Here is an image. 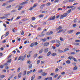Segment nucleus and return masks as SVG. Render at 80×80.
Segmentation results:
<instances>
[{"mask_svg":"<svg viewBox=\"0 0 80 80\" xmlns=\"http://www.w3.org/2000/svg\"><path fill=\"white\" fill-rule=\"evenodd\" d=\"M71 12V9H70L68 11V13H70Z\"/></svg>","mask_w":80,"mask_h":80,"instance_id":"nucleus-48","label":"nucleus"},{"mask_svg":"<svg viewBox=\"0 0 80 80\" xmlns=\"http://www.w3.org/2000/svg\"><path fill=\"white\" fill-rule=\"evenodd\" d=\"M79 34H80V32H77L76 33V35H79Z\"/></svg>","mask_w":80,"mask_h":80,"instance_id":"nucleus-56","label":"nucleus"},{"mask_svg":"<svg viewBox=\"0 0 80 80\" xmlns=\"http://www.w3.org/2000/svg\"><path fill=\"white\" fill-rule=\"evenodd\" d=\"M73 32V30H70L68 31V33H72Z\"/></svg>","mask_w":80,"mask_h":80,"instance_id":"nucleus-6","label":"nucleus"},{"mask_svg":"<svg viewBox=\"0 0 80 80\" xmlns=\"http://www.w3.org/2000/svg\"><path fill=\"white\" fill-rule=\"evenodd\" d=\"M55 42V40H52L51 41V42L52 43H53Z\"/></svg>","mask_w":80,"mask_h":80,"instance_id":"nucleus-36","label":"nucleus"},{"mask_svg":"<svg viewBox=\"0 0 80 80\" xmlns=\"http://www.w3.org/2000/svg\"><path fill=\"white\" fill-rule=\"evenodd\" d=\"M59 17H60V15H58L56 17V18H59Z\"/></svg>","mask_w":80,"mask_h":80,"instance_id":"nucleus-63","label":"nucleus"},{"mask_svg":"<svg viewBox=\"0 0 80 80\" xmlns=\"http://www.w3.org/2000/svg\"><path fill=\"white\" fill-rule=\"evenodd\" d=\"M9 34V32H8L5 35V37H7Z\"/></svg>","mask_w":80,"mask_h":80,"instance_id":"nucleus-25","label":"nucleus"},{"mask_svg":"<svg viewBox=\"0 0 80 80\" xmlns=\"http://www.w3.org/2000/svg\"><path fill=\"white\" fill-rule=\"evenodd\" d=\"M48 52V48L44 49V53H47Z\"/></svg>","mask_w":80,"mask_h":80,"instance_id":"nucleus-4","label":"nucleus"},{"mask_svg":"<svg viewBox=\"0 0 80 80\" xmlns=\"http://www.w3.org/2000/svg\"><path fill=\"white\" fill-rule=\"evenodd\" d=\"M10 7H11V5H10L6 7V8H10Z\"/></svg>","mask_w":80,"mask_h":80,"instance_id":"nucleus-46","label":"nucleus"},{"mask_svg":"<svg viewBox=\"0 0 80 80\" xmlns=\"http://www.w3.org/2000/svg\"><path fill=\"white\" fill-rule=\"evenodd\" d=\"M66 31V29L63 30V29H61L59 31H58V32H57V33H60L61 32H62L63 33H65Z\"/></svg>","mask_w":80,"mask_h":80,"instance_id":"nucleus-2","label":"nucleus"},{"mask_svg":"<svg viewBox=\"0 0 80 80\" xmlns=\"http://www.w3.org/2000/svg\"><path fill=\"white\" fill-rule=\"evenodd\" d=\"M27 3H28V2L25 1L21 3L20 4V5H25V4H27Z\"/></svg>","mask_w":80,"mask_h":80,"instance_id":"nucleus-3","label":"nucleus"},{"mask_svg":"<svg viewBox=\"0 0 80 80\" xmlns=\"http://www.w3.org/2000/svg\"><path fill=\"white\" fill-rule=\"evenodd\" d=\"M59 10H63L61 8H59L58 9V11H59Z\"/></svg>","mask_w":80,"mask_h":80,"instance_id":"nucleus-47","label":"nucleus"},{"mask_svg":"<svg viewBox=\"0 0 80 80\" xmlns=\"http://www.w3.org/2000/svg\"><path fill=\"white\" fill-rule=\"evenodd\" d=\"M27 20V19H22V21H26Z\"/></svg>","mask_w":80,"mask_h":80,"instance_id":"nucleus-58","label":"nucleus"},{"mask_svg":"<svg viewBox=\"0 0 80 80\" xmlns=\"http://www.w3.org/2000/svg\"><path fill=\"white\" fill-rule=\"evenodd\" d=\"M16 12V10L15 9L12 10V11L11 12V13H13V12Z\"/></svg>","mask_w":80,"mask_h":80,"instance_id":"nucleus-44","label":"nucleus"},{"mask_svg":"<svg viewBox=\"0 0 80 80\" xmlns=\"http://www.w3.org/2000/svg\"><path fill=\"white\" fill-rule=\"evenodd\" d=\"M11 62H12V59H10L7 62V63H10Z\"/></svg>","mask_w":80,"mask_h":80,"instance_id":"nucleus-34","label":"nucleus"},{"mask_svg":"<svg viewBox=\"0 0 80 80\" xmlns=\"http://www.w3.org/2000/svg\"><path fill=\"white\" fill-rule=\"evenodd\" d=\"M42 78V76H40L38 77V79H41Z\"/></svg>","mask_w":80,"mask_h":80,"instance_id":"nucleus-43","label":"nucleus"},{"mask_svg":"<svg viewBox=\"0 0 80 80\" xmlns=\"http://www.w3.org/2000/svg\"><path fill=\"white\" fill-rule=\"evenodd\" d=\"M50 5H51V3L50 2H48L46 4V6H47V7H48V6H50Z\"/></svg>","mask_w":80,"mask_h":80,"instance_id":"nucleus-27","label":"nucleus"},{"mask_svg":"<svg viewBox=\"0 0 80 80\" xmlns=\"http://www.w3.org/2000/svg\"><path fill=\"white\" fill-rule=\"evenodd\" d=\"M51 53H52V52H51V51H49L47 54V56H50V54H51Z\"/></svg>","mask_w":80,"mask_h":80,"instance_id":"nucleus-11","label":"nucleus"},{"mask_svg":"<svg viewBox=\"0 0 80 80\" xmlns=\"http://www.w3.org/2000/svg\"><path fill=\"white\" fill-rule=\"evenodd\" d=\"M75 42H80V40H76L75 41Z\"/></svg>","mask_w":80,"mask_h":80,"instance_id":"nucleus-45","label":"nucleus"},{"mask_svg":"<svg viewBox=\"0 0 80 80\" xmlns=\"http://www.w3.org/2000/svg\"><path fill=\"white\" fill-rule=\"evenodd\" d=\"M52 80V77H48V80Z\"/></svg>","mask_w":80,"mask_h":80,"instance_id":"nucleus-39","label":"nucleus"},{"mask_svg":"<svg viewBox=\"0 0 80 80\" xmlns=\"http://www.w3.org/2000/svg\"><path fill=\"white\" fill-rule=\"evenodd\" d=\"M20 70V68H19L17 70V72H18Z\"/></svg>","mask_w":80,"mask_h":80,"instance_id":"nucleus-62","label":"nucleus"},{"mask_svg":"<svg viewBox=\"0 0 80 80\" xmlns=\"http://www.w3.org/2000/svg\"><path fill=\"white\" fill-rule=\"evenodd\" d=\"M29 68H31L32 67V64H30L28 65Z\"/></svg>","mask_w":80,"mask_h":80,"instance_id":"nucleus-23","label":"nucleus"},{"mask_svg":"<svg viewBox=\"0 0 80 80\" xmlns=\"http://www.w3.org/2000/svg\"><path fill=\"white\" fill-rule=\"evenodd\" d=\"M32 63V61H28L27 63H29V64H30V63Z\"/></svg>","mask_w":80,"mask_h":80,"instance_id":"nucleus-38","label":"nucleus"},{"mask_svg":"<svg viewBox=\"0 0 80 80\" xmlns=\"http://www.w3.org/2000/svg\"><path fill=\"white\" fill-rule=\"evenodd\" d=\"M52 48L53 50H55V47L54 46H52Z\"/></svg>","mask_w":80,"mask_h":80,"instance_id":"nucleus-57","label":"nucleus"},{"mask_svg":"<svg viewBox=\"0 0 80 80\" xmlns=\"http://www.w3.org/2000/svg\"><path fill=\"white\" fill-rule=\"evenodd\" d=\"M45 4H44L42 5L40 7V8L42 9H43V7H45Z\"/></svg>","mask_w":80,"mask_h":80,"instance_id":"nucleus-9","label":"nucleus"},{"mask_svg":"<svg viewBox=\"0 0 80 80\" xmlns=\"http://www.w3.org/2000/svg\"><path fill=\"white\" fill-rule=\"evenodd\" d=\"M78 68L77 67L75 66L73 68V70L75 71Z\"/></svg>","mask_w":80,"mask_h":80,"instance_id":"nucleus-21","label":"nucleus"},{"mask_svg":"<svg viewBox=\"0 0 80 80\" xmlns=\"http://www.w3.org/2000/svg\"><path fill=\"white\" fill-rule=\"evenodd\" d=\"M24 33H25V32H24L22 31L21 33V35H24Z\"/></svg>","mask_w":80,"mask_h":80,"instance_id":"nucleus-51","label":"nucleus"},{"mask_svg":"<svg viewBox=\"0 0 80 80\" xmlns=\"http://www.w3.org/2000/svg\"><path fill=\"white\" fill-rule=\"evenodd\" d=\"M38 72L39 73H42V72H43V70L42 69H40L39 71H38Z\"/></svg>","mask_w":80,"mask_h":80,"instance_id":"nucleus-16","label":"nucleus"},{"mask_svg":"<svg viewBox=\"0 0 80 80\" xmlns=\"http://www.w3.org/2000/svg\"><path fill=\"white\" fill-rule=\"evenodd\" d=\"M37 55L38 54L37 53L35 54L33 56V57H34V58H36V57H37Z\"/></svg>","mask_w":80,"mask_h":80,"instance_id":"nucleus-32","label":"nucleus"},{"mask_svg":"<svg viewBox=\"0 0 80 80\" xmlns=\"http://www.w3.org/2000/svg\"><path fill=\"white\" fill-rule=\"evenodd\" d=\"M42 42H45L46 40H47V39L46 38L43 39H42Z\"/></svg>","mask_w":80,"mask_h":80,"instance_id":"nucleus-33","label":"nucleus"},{"mask_svg":"<svg viewBox=\"0 0 80 80\" xmlns=\"http://www.w3.org/2000/svg\"><path fill=\"white\" fill-rule=\"evenodd\" d=\"M40 60H38L37 63V64H38L40 63Z\"/></svg>","mask_w":80,"mask_h":80,"instance_id":"nucleus-53","label":"nucleus"},{"mask_svg":"<svg viewBox=\"0 0 80 80\" xmlns=\"http://www.w3.org/2000/svg\"><path fill=\"white\" fill-rule=\"evenodd\" d=\"M64 17V16L63 15H61L60 17V19H63V18Z\"/></svg>","mask_w":80,"mask_h":80,"instance_id":"nucleus-24","label":"nucleus"},{"mask_svg":"<svg viewBox=\"0 0 80 80\" xmlns=\"http://www.w3.org/2000/svg\"><path fill=\"white\" fill-rule=\"evenodd\" d=\"M15 0H10L9 1H8V2H6V3H11V2H12L13 1H14Z\"/></svg>","mask_w":80,"mask_h":80,"instance_id":"nucleus-20","label":"nucleus"},{"mask_svg":"<svg viewBox=\"0 0 80 80\" xmlns=\"http://www.w3.org/2000/svg\"><path fill=\"white\" fill-rule=\"evenodd\" d=\"M80 45V43H75V45Z\"/></svg>","mask_w":80,"mask_h":80,"instance_id":"nucleus-55","label":"nucleus"},{"mask_svg":"<svg viewBox=\"0 0 80 80\" xmlns=\"http://www.w3.org/2000/svg\"><path fill=\"white\" fill-rule=\"evenodd\" d=\"M56 43H60V41L58 40H56Z\"/></svg>","mask_w":80,"mask_h":80,"instance_id":"nucleus-59","label":"nucleus"},{"mask_svg":"<svg viewBox=\"0 0 80 80\" xmlns=\"http://www.w3.org/2000/svg\"><path fill=\"white\" fill-rule=\"evenodd\" d=\"M5 75H2L0 76V77L1 78H5Z\"/></svg>","mask_w":80,"mask_h":80,"instance_id":"nucleus-22","label":"nucleus"},{"mask_svg":"<svg viewBox=\"0 0 80 80\" xmlns=\"http://www.w3.org/2000/svg\"><path fill=\"white\" fill-rule=\"evenodd\" d=\"M66 63L68 64H70L71 63V62L70 60H68L66 61Z\"/></svg>","mask_w":80,"mask_h":80,"instance_id":"nucleus-14","label":"nucleus"},{"mask_svg":"<svg viewBox=\"0 0 80 80\" xmlns=\"http://www.w3.org/2000/svg\"><path fill=\"white\" fill-rule=\"evenodd\" d=\"M55 18V16H53L52 17H51L50 18L48 19V21H50V20H54Z\"/></svg>","mask_w":80,"mask_h":80,"instance_id":"nucleus-1","label":"nucleus"},{"mask_svg":"<svg viewBox=\"0 0 80 80\" xmlns=\"http://www.w3.org/2000/svg\"><path fill=\"white\" fill-rule=\"evenodd\" d=\"M27 74V71H24L23 75L25 76Z\"/></svg>","mask_w":80,"mask_h":80,"instance_id":"nucleus-30","label":"nucleus"},{"mask_svg":"<svg viewBox=\"0 0 80 80\" xmlns=\"http://www.w3.org/2000/svg\"><path fill=\"white\" fill-rule=\"evenodd\" d=\"M35 77V75H34L31 78V80H33L34 78Z\"/></svg>","mask_w":80,"mask_h":80,"instance_id":"nucleus-18","label":"nucleus"},{"mask_svg":"<svg viewBox=\"0 0 80 80\" xmlns=\"http://www.w3.org/2000/svg\"><path fill=\"white\" fill-rule=\"evenodd\" d=\"M52 56H53V57H54V56L57 55V54L56 53H53L52 54Z\"/></svg>","mask_w":80,"mask_h":80,"instance_id":"nucleus-35","label":"nucleus"},{"mask_svg":"<svg viewBox=\"0 0 80 80\" xmlns=\"http://www.w3.org/2000/svg\"><path fill=\"white\" fill-rule=\"evenodd\" d=\"M44 15L43 14H41L38 16L39 18H42V17H43Z\"/></svg>","mask_w":80,"mask_h":80,"instance_id":"nucleus-17","label":"nucleus"},{"mask_svg":"<svg viewBox=\"0 0 80 80\" xmlns=\"http://www.w3.org/2000/svg\"><path fill=\"white\" fill-rule=\"evenodd\" d=\"M43 58V57L42 56H40L38 57V58Z\"/></svg>","mask_w":80,"mask_h":80,"instance_id":"nucleus-50","label":"nucleus"},{"mask_svg":"<svg viewBox=\"0 0 80 80\" xmlns=\"http://www.w3.org/2000/svg\"><path fill=\"white\" fill-rule=\"evenodd\" d=\"M3 68V65H1L0 66V68Z\"/></svg>","mask_w":80,"mask_h":80,"instance_id":"nucleus-41","label":"nucleus"},{"mask_svg":"<svg viewBox=\"0 0 80 80\" xmlns=\"http://www.w3.org/2000/svg\"><path fill=\"white\" fill-rule=\"evenodd\" d=\"M69 50V49L68 48H65L64 50V52H65L66 51H67V50Z\"/></svg>","mask_w":80,"mask_h":80,"instance_id":"nucleus-26","label":"nucleus"},{"mask_svg":"<svg viewBox=\"0 0 80 80\" xmlns=\"http://www.w3.org/2000/svg\"><path fill=\"white\" fill-rule=\"evenodd\" d=\"M46 12H47V11H42V13H46Z\"/></svg>","mask_w":80,"mask_h":80,"instance_id":"nucleus-49","label":"nucleus"},{"mask_svg":"<svg viewBox=\"0 0 80 80\" xmlns=\"http://www.w3.org/2000/svg\"><path fill=\"white\" fill-rule=\"evenodd\" d=\"M42 52H43V49H41V50H40L39 51V53L40 54V53H42Z\"/></svg>","mask_w":80,"mask_h":80,"instance_id":"nucleus-19","label":"nucleus"},{"mask_svg":"<svg viewBox=\"0 0 80 80\" xmlns=\"http://www.w3.org/2000/svg\"><path fill=\"white\" fill-rule=\"evenodd\" d=\"M20 16L16 18V20H18V19H20Z\"/></svg>","mask_w":80,"mask_h":80,"instance_id":"nucleus-40","label":"nucleus"},{"mask_svg":"<svg viewBox=\"0 0 80 80\" xmlns=\"http://www.w3.org/2000/svg\"><path fill=\"white\" fill-rule=\"evenodd\" d=\"M22 8V6H19L18 10H21V8Z\"/></svg>","mask_w":80,"mask_h":80,"instance_id":"nucleus-29","label":"nucleus"},{"mask_svg":"<svg viewBox=\"0 0 80 80\" xmlns=\"http://www.w3.org/2000/svg\"><path fill=\"white\" fill-rule=\"evenodd\" d=\"M34 45H35V43H32L30 45V46L31 47H32L34 46Z\"/></svg>","mask_w":80,"mask_h":80,"instance_id":"nucleus-28","label":"nucleus"},{"mask_svg":"<svg viewBox=\"0 0 80 80\" xmlns=\"http://www.w3.org/2000/svg\"><path fill=\"white\" fill-rule=\"evenodd\" d=\"M48 45H49V42H46L44 44V46H45L46 47L48 46Z\"/></svg>","mask_w":80,"mask_h":80,"instance_id":"nucleus-5","label":"nucleus"},{"mask_svg":"<svg viewBox=\"0 0 80 80\" xmlns=\"http://www.w3.org/2000/svg\"><path fill=\"white\" fill-rule=\"evenodd\" d=\"M58 52L59 53H63V51L62 50H60V49H58Z\"/></svg>","mask_w":80,"mask_h":80,"instance_id":"nucleus-8","label":"nucleus"},{"mask_svg":"<svg viewBox=\"0 0 80 80\" xmlns=\"http://www.w3.org/2000/svg\"><path fill=\"white\" fill-rule=\"evenodd\" d=\"M27 78V77L25 76L23 78V80H25V79H26Z\"/></svg>","mask_w":80,"mask_h":80,"instance_id":"nucleus-64","label":"nucleus"},{"mask_svg":"<svg viewBox=\"0 0 80 80\" xmlns=\"http://www.w3.org/2000/svg\"><path fill=\"white\" fill-rule=\"evenodd\" d=\"M68 58L69 59V60H72V59H73V58H74L72 56H69Z\"/></svg>","mask_w":80,"mask_h":80,"instance_id":"nucleus-7","label":"nucleus"},{"mask_svg":"<svg viewBox=\"0 0 80 80\" xmlns=\"http://www.w3.org/2000/svg\"><path fill=\"white\" fill-rule=\"evenodd\" d=\"M60 40L61 41H63V39L62 38H60Z\"/></svg>","mask_w":80,"mask_h":80,"instance_id":"nucleus-61","label":"nucleus"},{"mask_svg":"<svg viewBox=\"0 0 80 80\" xmlns=\"http://www.w3.org/2000/svg\"><path fill=\"white\" fill-rule=\"evenodd\" d=\"M22 72H20L19 73L18 75V77H19V78H20L21 77V75H22Z\"/></svg>","mask_w":80,"mask_h":80,"instance_id":"nucleus-15","label":"nucleus"},{"mask_svg":"<svg viewBox=\"0 0 80 80\" xmlns=\"http://www.w3.org/2000/svg\"><path fill=\"white\" fill-rule=\"evenodd\" d=\"M62 26H59L58 28H57L56 29V30L58 31V30H59L60 29H62Z\"/></svg>","mask_w":80,"mask_h":80,"instance_id":"nucleus-10","label":"nucleus"},{"mask_svg":"<svg viewBox=\"0 0 80 80\" xmlns=\"http://www.w3.org/2000/svg\"><path fill=\"white\" fill-rule=\"evenodd\" d=\"M21 60H22V61H23V60H24V59H25V58L24 57H23L21 56Z\"/></svg>","mask_w":80,"mask_h":80,"instance_id":"nucleus-37","label":"nucleus"},{"mask_svg":"<svg viewBox=\"0 0 80 80\" xmlns=\"http://www.w3.org/2000/svg\"><path fill=\"white\" fill-rule=\"evenodd\" d=\"M76 0H69V2H74Z\"/></svg>","mask_w":80,"mask_h":80,"instance_id":"nucleus-42","label":"nucleus"},{"mask_svg":"<svg viewBox=\"0 0 80 80\" xmlns=\"http://www.w3.org/2000/svg\"><path fill=\"white\" fill-rule=\"evenodd\" d=\"M67 15H68V13H66L63 14V16L64 17H66Z\"/></svg>","mask_w":80,"mask_h":80,"instance_id":"nucleus-12","label":"nucleus"},{"mask_svg":"<svg viewBox=\"0 0 80 80\" xmlns=\"http://www.w3.org/2000/svg\"><path fill=\"white\" fill-rule=\"evenodd\" d=\"M58 77V74H56L54 76V78H57Z\"/></svg>","mask_w":80,"mask_h":80,"instance_id":"nucleus-60","label":"nucleus"},{"mask_svg":"<svg viewBox=\"0 0 80 80\" xmlns=\"http://www.w3.org/2000/svg\"><path fill=\"white\" fill-rule=\"evenodd\" d=\"M7 18V17L3 16L2 17H0V18H1V19H3V18Z\"/></svg>","mask_w":80,"mask_h":80,"instance_id":"nucleus-31","label":"nucleus"},{"mask_svg":"<svg viewBox=\"0 0 80 80\" xmlns=\"http://www.w3.org/2000/svg\"><path fill=\"white\" fill-rule=\"evenodd\" d=\"M42 76H45L46 75H47V73L45 72H42Z\"/></svg>","mask_w":80,"mask_h":80,"instance_id":"nucleus-13","label":"nucleus"},{"mask_svg":"<svg viewBox=\"0 0 80 80\" xmlns=\"http://www.w3.org/2000/svg\"><path fill=\"white\" fill-rule=\"evenodd\" d=\"M37 4H35L32 7L33 8H34V7H36V6H37Z\"/></svg>","mask_w":80,"mask_h":80,"instance_id":"nucleus-54","label":"nucleus"},{"mask_svg":"<svg viewBox=\"0 0 80 80\" xmlns=\"http://www.w3.org/2000/svg\"><path fill=\"white\" fill-rule=\"evenodd\" d=\"M35 20V17L32 18V20Z\"/></svg>","mask_w":80,"mask_h":80,"instance_id":"nucleus-52","label":"nucleus"}]
</instances>
